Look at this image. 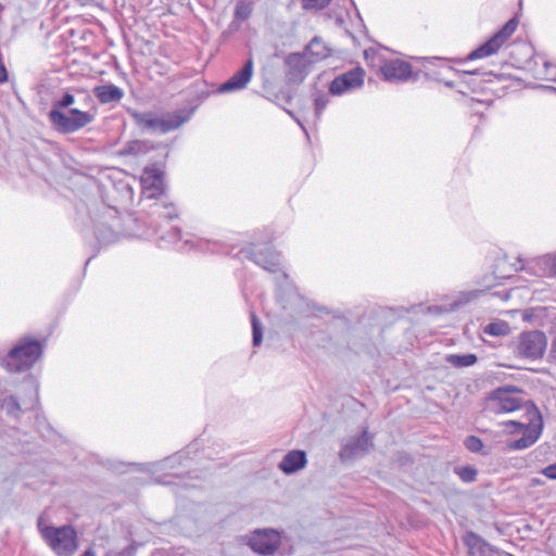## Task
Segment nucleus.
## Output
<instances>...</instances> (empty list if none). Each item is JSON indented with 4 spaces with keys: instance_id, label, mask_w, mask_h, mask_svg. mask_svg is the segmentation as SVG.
I'll return each mask as SVG.
<instances>
[{
    "instance_id": "f257e3e1",
    "label": "nucleus",
    "mask_w": 556,
    "mask_h": 556,
    "mask_svg": "<svg viewBox=\"0 0 556 556\" xmlns=\"http://www.w3.org/2000/svg\"><path fill=\"white\" fill-rule=\"evenodd\" d=\"M74 103L75 97L72 93H65L59 101L53 103L49 112V121L56 131L73 134L93 122L94 115L89 112L78 109H70L68 113L62 112V109L70 108Z\"/></svg>"
},
{
    "instance_id": "f03ea898",
    "label": "nucleus",
    "mask_w": 556,
    "mask_h": 556,
    "mask_svg": "<svg viewBox=\"0 0 556 556\" xmlns=\"http://www.w3.org/2000/svg\"><path fill=\"white\" fill-rule=\"evenodd\" d=\"M38 530L49 545V547L58 556H73L78 548L77 534L73 527L62 526L52 527L43 523L40 517L37 522Z\"/></svg>"
},
{
    "instance_id": "7ed1b4c3",
    "label": "nucleus",
    "mask_w": 556,
    "mask_h": 556,
    "mask_svg": "<svg viewBox=\"0 0 556 556\" xmlns=\"http://www.w3.org/2000/svg\"><path fill=\"white\" fill-rule=\"evenodd\" d=\"M41 353L42 348L38 341L24 339L9 352L2 365L10 372L26 371L37 362Z\"/></svg>"
},
{
    "instance_id": "20e7f679",
    "label": "nucleus",
    "mask_w": 556,
    "mask_h": 556,
    "mask_svg": "<svg viewBox=\"0 0 556 556\" xmlns=\"http://www.w3.org/2000/svg\"><path fill=\"white\" fill-rule=\"evenodd\" d=\"M371 56V62H375L376 51L372 49L366 50L365 58L368 62H370L369 60ZM377 58L379 60L377 65L379 66V71L382 74L384 80L389 83H404L412 77L413 68L408 62L400 59L381 60L380 56ZM372 65L375 66L376 64L372 63Z\"/></svg>"
},
{
    "instance_id": "39448f33",
    "label": "nucleus",
    "mask_w": 556,
    "mask_h": 556,
    "mask_svg": "<svg viewBox=\"0 0 556 556\" xmlns=\"http://www.w3.org/2000/svg\"><path fill=\"white\" fill-rule=\"evenodd\" d=\"M518 389L501 388L486 399L485 409L492 414H507L520 409L523 405Z\"/></svg>"
},
{
    "instance_id": "423d86ee",
    "label": "nucleus",
    "mask_w": 556,
    "mask_h": 556,
    "mask_svg": "<svg viewBox=\"0 0 556 556\" xmlns=\"http://www.w3.org/2000/svg\"><path fill=\"white\" fill-rule=\"evenodd\" d=\"M245 542L254 553L271 556L281 544V535L271 528L256 529L245 536Z\"/></svg>"
},
{
    "instance_id": "0eeeda50",
    "label": "nucleus",
    "mask_w": 556,
    "mask_h": 556,
    "mask_svg": "<svg viewBox=\"0 0 556 556\" xmlns=\"http://www.w3.org/2000/svg\"><path fill=\"white\" fill-rule=\"evenodd\" d=\"M134 118L143 128L159 129L162 132H167L180 127L188 121L189 115L180 111L159 118L152 113H135Z\"/></svg>"
},
{
    "instance_id": "6e6552de",
    "label": "nucleus",
    "mask_w": 556,
    "mask_h": 556,
    "mask_svg": "<svg viewBox=\"0 0 556 556\" xmlns=\"http://www.w3.org/2000/svg\"><path fill=\"white\" fill-rule=\"evenodd\" d=\"M546 345V336L542 331H528L519 336L516 351L521 357L538 359L543 356Z\"/></svg>"
},
{
    "instance_id": "1a4fd4ad",
    "label": "nucleus",
    "mask_w": 556,
    "mask_h": 556,
    "mask_svg": "<svg viewBox=\"0 0 556 556\" xmlns=\"http://www.w3.org/2000/svg\"><path fill=\"white\" fill-rule=\"evenodd\" d=\"M517 22L515 18L509 20L492 38L482 46L473 50L469 55V60L481 59L495 54L507 39L515 33Z\"/></svg>"
},
{
    "instance_id": "9d476101",
    "label": "nucleus",
    "mask_w": 556,
    "mask_h": 556,
    "mask_svg": "<svg viewBox=\"0 0 556 556\" xmlns=\"http://www.w3.org/2000/svg\"><path fill=\"white\" fill-rule=\"evenodd\" d=\"M527 413L531 417L526 432L522 438L508 443L509 450H525L534 444L541 434L542 421L538 409L534 406H527Z\"/></svg>"
},
{
    "instance_id": "9b49d317",
    "label": "nucleus",
    "mask_w": 556,
    "mask_h": 556,
    "mask_svg": "<svg viewBox=\"0 0 556 556\" xmlns=\"http://www.w3.org/2000/svg\"><path fill=\"white\" fill-rule=\"evenodd\" d=\"M241 253H244L245 257L270 273L277 271L280 267L281 256L269 245L254 247L253 249L241 251Z\"/></svg>"
},
{
    "instance_id": "f8f14e48",
    "label": "nucleus",
    "mask_w": 556,
    "mask_h": 556,
    "mask_svg": "<svg viewBox=\"0 0 556 556\" xmlns=\"http://www.w3.org/2000/svg\"><path fill=\"white\" fill-rule=\"evenodd\" d=\"M365 72L361 67H355L346 73L337 76L330 84L329 93L341 96L344 92L355 90L363 86Z\"/></svg>"
},
{
    "instance_id": "ddd939ff",
    "label": "nucleus",
    "mask_w": 556,
    "mask_h": 556,
    "mask_svg": "<svg viewBox=\"0 0 556 556\" xmlns=\"http://www.w3.org/2000/svg\"><path fill=\"white\" fill-rule=\"evenodd\" d=\"M371 446V437L368 434L367 430H363L361 435L350 439L342 445L340 458L344 462L354 459L367 453Z\"/></svg>"
},
{
    "instance_id": "4468645a",
    "label": "nucleus",
    "mask_w": 556,
    "mask_h": 556,
    "mask_svg": "<svg viewBox=\"0 0 556 556\" xmlns=\"http://www.w3.org/2000/svg\"><path fill=\"white\" fill-rule=\"evenodd\" d=\"M143 194L153 199L162 194L164 190L163 172L154 166H147L141 175Z\"/></svg>"
},
{
    "instance_id": "2eb2a0df",
    "label": "nucleus",
    "mask_w": 556,
    "mask_h": 556,
    "mask_svg": "<svg viewBox=\"0 0 556 556\" xmlns=\"http://www.w3.org/2000/svg\"><path fill=\"white\" fill-rule=\"evenodd\" d=\"M287 78L291 83H302L309 73L311 61L303 53L291 54L287 58Z\"/></svg>"
},
{
    "instance_id": "dca6fc26",
    "label": "nucleus",
    "mask_w": 556,
    "mask_h": 556,
    "mask_svg": "<svg viewBox=\"0 0 556 556\" xmlns=\"http://www.w3.org/2000/svg\"><path fill=\"white\" fill-rule=\"evenodd\" d=\"M254 63L249 59L243 67L219 87V92H233L247 87L253 76Z\"/></svg>"
},
{
    "instance_id": "f3484780",
    "label": "nucleus",
    "mask_w": 556,
    "mask_h": 556,
    "mask_svg": "<svg viewBox=\"0 0 556 556\" xmlns=\"http://www.w3.org/2000/svg\"><path fill=\"white\" fill-rule=\"evenodd\" d=\"M307 464L306 453L300 450L288 452L278 465V468L286 475L294 473L303 469Z\"/></svg>"
},
{
    "instance_id": "a211bd4d",
    "label": "nucleus",
    "mask_w": 556,
    "mask_h": 556,
    "mask_svg": "<svg viewBox=\"0 0 556 556\" xmlns=\"http://www.w3.org/2000/svg\"><path fill=\"white\" fill-rule=\"evenodd\" d=\"M93 94L102 104L119 102L124 97V90L113 84L97 86Z\"/></svg>"
},
{
    "instance_id": "6ab92c4d",
    "label": "nucleus",
    "mask_w": 556,
    "mask_h": 556,
    "mask_svg": "<svg viewBox=\"0 0 556 556\" xmlns=\"http://www.w3.org/2000/svg\"><path fill=\"white\" fill-rule=\"evenodd\" d=\"M303 54L307 55V59L313 64L319 60L326 59L329 55V50L320 39L314 38L307 45Z\"/></svg>"
},
{
    "instance_id": "aec40b11",
    "label": "nucleus",
    "mask_w": 556,
    "mask_h": 556,
    "mask_svg": "<svg viewBox=\"0 0 556 556\" xmlns=\"http://www.w3.org/2000/svg\"><path fill=\"white\" fill-rule=\"evenodd\" d=\"M152 144L149 141L136 140L128 142L121 151L122 155L139 156L147 154L152 150Z\"/></svg>"
},
{
    "instance_id": "412c9836",
    "label": "nucleus",
    "mask_w": 556,
    "mask_h": 556,
    "mask_svg": "<svg viewBox=\"0 0 556 556\" xmlns=\"http://www.w3.org/2000/svg\"><path fill=\"white\" fill-rule=\"evenodd\" d=\"M483 332L485 334L492 336V337H504L507 336L510 332V327L508 323L504 320H497L488 324L483 328Z\"/></svg>"
},
{
    "instance_id": "4be33fe9",
    "label": "nucleus",
    "mask_w": 556,
    "mask_h": 556,
    "mask_svg": "<svg viewBox=\"0 0 556 556\" xmlns=\"http://www.w3.org/2000/svg\"><path fill=\"white\" fill-rule=\"evenodd\" d=\"M446 362L455 367H468L473 365L477 362V356L475 354H450L446 356Z\"/></svg>"
},
{
    "instance_id": "5701e85b",
    "label": "nucleus",
    "mask_w": 556,
    "mask_h": 556,
    "mask_svg": "<svg viewBox=\"0 0 556 556\" xmlns=\"http://www.w3.org/2000/svg\"><path fill=\"white\" fill-rule=\"evenodd\" d=\"M1 408L8 414L12 416H17L18 413L22 410L21 405L18 401L10 395L2 400L1 402Z\"/></svg>"
},
{
    "instance_id": "b1692460",
    "label": "nucleus",
    "mask_w": 556,
    "mask_h": 556,
    "mask_svg": "<svg viewBox=\"0 0 556 556\" xmlns=\"http://www.w3.org/2000/svg\"><path fill=\"white\" fill-rule=\"evenodd\" d=\"M329 93L317 91L314 93V105H315V114L319 117L329 103Z\"/></svg>"
},
{
    "instance_id": "393cba45",
    "label": "nucleus",
    "mask_w": 556,
    "mask_h": 556,
    "mask_svg": "<svg viewBox=\"0 0 556 556\" xmlns=\"http://www.w3.org/2000/svg\"><path fill=\"white\" fill-rule=\"evenodd\" d=\"M251 323L253 329V345L258 346L262 343L263 333L261 323L254 313H251Z\"/></svg>"
},
{
    "instance_id": "a878e982",
    "label": "nucleus",
    "mask_w": 556,
    "mask_h": 556,
    "mask_svg": "<svg viewBox=\"0 0 556 556\" xmlns=\"http://www.w3.org/2000/svg\"><path fill=\"white\" fill-rule=\"evenodd\" d=\"M455 471L464 482H472L476 480L477 470L470 466L458 467Z\"/></svg>"
},
{
    "instance_id": "bb28decb",
    "label": "nucleus",
    "mask_w": 556,
    "mask_h": 556,
    "mask_svg": "<svg viewBox=\"0 0 556 556\" xmlns=\"http://www.w3.org/2000/svg\"><path fill=\"white\" fill-rule=\"evenodd\" d=\"M545 273L549 276H556V255H546L542 258Z\"/></svg>"
},
{
    "instance_id": "cd10ccee",
    "label": "nucleus",
    "mask_w": 556,
    "mask_h": 556,
    "mask_svg": "<svg viewBox=\"0 0 556 556\" xmlns=\"http://www.w3.org/2000/svg\"><path fill=\"white\" fill-rule=\"evenodd\" d=\"M465 446L472 453H478L482 450V441L475 435H470L465 440Z\"/></svg>"
},
{
    "instance_id": "c85d7f7f",
    "label": "nucleus",
    "mask_w": 556,
    "mask_h": 556,
    "mask_svg": "<svg viewBox=\"0 0 556 556\" xmlns=\"http://www.w3.org/2000/svg\"><path fill=\"white\" fill-rule=\"evenodd\" d=\"M479 293L480 291H469L460 293L458 300L454 302L453 307H457L469 303L472 299L477 298Z\"/></svg>"
},
{
    "instance_id": "c756f323",
    "label": "nucleus",
    "mask_w": 556,
    "mask_h": 556,
    "mask_svg": "<svg viewBox=\"0 0 556 556\" xmlns=\"http://www.w3.org/2000/svg\"><path fill=\"white\" fill-rule=\"evenodd\" d=\"M303 7L309 10H320L326 8L331 0H302Z\"/></svg>"
},
{
    "instance_id": "7c9ffc66",
    "label": "nucleus",
    "mask_w": 556,
    "mask_h": 556,
    "mask_svg": "<svg viewBox=\"0 0 556 556\" xmlns=\"http://www.w3.org/2000/svg\"><path fill=\"white\" fill-rule=\"evenodd\" d=\"M199 245L202 250H206L210 252H225L222 248L218 247L217 242H199Z\"/></svg>"
},
{
    "instance_id": "2f4dec72",
    "label": "nucleus",
    "mask_w": 556,
    "mask_h": 556,
    "mask_svg": "<svg viewBox=\"0 0 556 556\" xmlns=\"http://www.w3.org/2000/svg\"><path fill=\"white\" fill-rule=\"evenodd\" d=\"M164 210L163 216L167 219H173L178 216L177 210L172 204L165 205Z\"/></svg>"
},
{
    "instance_id": "473e14b6",
    "label": "nucleus",
    "mask_w": 556,
    "mask_h": 556,
    "mask_svg": "<svg viewBox=\"0 0 556 556\" xmlns=\"http://www.w3.org/2000/svg\"><path fill=\"white\" fill-rule=\"evenodd\" d=\"M542 473L548 479H556V463L545 467Z\"/></svg>"
},
{
    "instance_id": "72a5a7b5",
    "label": "nucleus",
    "mask_w": 556,
    "mask_h": 556,
    "mask_svg": "<svg viewBox=\"0 0 556 556\" xmlns=\"http://www.w3.org/2000/svg\"><path fill=\"white\" fill-rule=\"evenodd\" d=\"M505 425L507 427H513L514 428V429L509 430L513 433L518 431V430H520V429H522L526 426V424L520 422V421H515V420H509Z\"/></svg>"
},
{
    "instance_id": "f704fd0d",
    "label": "nucleus",
    "mask_w": 556,
    "mask_h": 556,
    "mask_svg": "<svg viewBox=\"0 0 556 556\" xmlns=\"http://www.w3.org/2000/svg\"><path fill=\"white\" fill-rule=\"evenodd\" d=\"M549 357L552 358L553 362L556 363V338L552 342Z\"/></svg>"
},
{
    "instance_id": "c9c22d12",
    "label": "nucleus",
    "mask_w": 556,
    "mask_h": 556,
    "mask_svg": "<svg viewBox=\"0 0 556 556\" xmlns=\"http://www.w3.org/2000/svg\"><path fill=\"white\" fill-rule=\"evenodd\" d=\"M544 483V481L540 478H532L530 481H529V486L530 488H535V486H539V485H542Z\"/></svg>"
},
{
    "instance_id": "e433bc0d",
    "label": "nucleus",
    "mask_w": 556,
    "mask_h": 556,
    "mask_svg": "<svg viewBox=\"0 0 556 556\" xmlns=\"http://www.w3.org/2000/svg\"><path fill=\"white\" fill-rule=\"evenodd\" d=\"M236 15L240 18H245L248 16V13L242 10V8H237Z\"/></svg>"
},
{
    "instance_id": "4c0bfd02",
    "label": "nucleus",
    "mask_w": 556,
    "mask_h": 556,
    "mask_svg": "<svg viewBox=\"0 0 556 556\" xmlns=\"http://www.w3.org/2000/svg\"><path fill=\"white\" fill-rule=\"evenodd\" d=\"M479 539H480V538H479L477 534H475V533H469V534H468V536H467V543H468V544H470V543H471V541H475V542H476V541H478Z\"/></svg>"
},
{
    "instance_id": "58836bf2",
    "label": "nucleus",
    "mask_w": 556,
    "mask_h": 556,
    "mask_svg": "<svg viewBox=\"0 0 556 556\" xmlns=\"http://www.w3.org/2000/svg\"><path fill=\"white\" fill-rule=\"evenodd\" d=\"M291 298H292V300L294 302H302L303 301V299L296 292L292 293Z\"/></svg>"
},
{
    "instance_id": "ea45409f",
    "label": "nucleus",
    "mask_w": 556,
    "mask_h": 556,
    "mask_svg": "<svg viewBox=\"0 0 556 556\" xmlns=\"http://www.w3.org/2000/svg\"><path fill=\"white\" fill-rule=\"evenodd\" d=\"M80 556H96V553L93 552L92 548H88L87 551L84 552L83 555Z\"/></svg>"
},
{
    "instance_id": "a19ab883",
    "label": "nucleus",
    "mask_w": 556,
    "mask_h": 556,
    "mask_svg": "<svg viewBox=\"0 0 556 556\" xmlns=\"http://www.w3.org/2000/svg\"><path fill=\"white\" fill-rule=\"evenodd\" d=\"M296 122H298V124L301 126V128L305 131L304 125H302V124L300 123V121H298V119H296Z\"/></svg>"
},
{
    "instance_id": "79ce46f5",
    "label": "nucleus",
    "mask_w": 556,
    "mask_h": 556,
    "mask_svg": "<svg viewBox=\"0 0 556 556\" xmlns=\"http://www.w3.org/2000/svg\"><path fill=\"white\" fill-rule=\"evenodd\" d=\"M278 298L280 301H282V294L281 293H278Z\"/></svg>"
},
{
    "instance_id": "37998d69",
    "label": "nucleus",
    "mask_w": 556,
    "mask_h": 556,
    "mask_svg": "<svg viewBox=\"0 0 556 556\" xmlns=\"http://www.w3.org/2000/svg\"><path fill=\"white\" fill-rule=\"evenodd\" d=\"M173 462H174L173 459L166 460L165 466H166L168 463H173Z\"/></svg>"
},
{
    "instance_id": "c03bdc74",
    "label": "nucleus",
    "mask_w": 556,
    "mask_h": 556,
    "mask_svg": "<svg viewBox=\"0 0 556 556\" xmlns=\"http://www.w3.org/2000/svg\"><path fill=\"white\" fill-rule=\"evenodd\" d=\"M162 483L164 484H169L170 482L169 481H161Z\"/></svg>"
}]
</instances>
